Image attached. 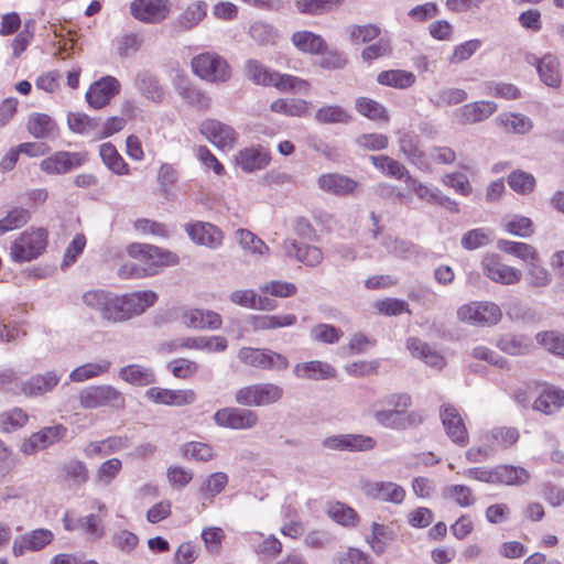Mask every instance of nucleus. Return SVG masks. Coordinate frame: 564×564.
I'll return each instance as SVG.
<instances>
[{"label": "nucleus", "mask_w": 564, "mask_h": 564, "mask_svg": "<svg viewBox=\"0 0 564 564\" xmlns=\"http://www.w3.org/2000/svg\"><path fill=\"white\" fill-rule=\"evenodd\" d=\"M128 253L131 257L151 262L148 268L135 262L123 264L119 270V274L122 278L140 279L145 275H152L156 273V267L176 264L178 262V258L175 253L164 251L151 245L132 243L128 247Z\"/></svg>", "instance_id": "1"}, {"label": "nucleus", "mask_w": 564, "mask_h": 564, "mask_svg": "<svg viewBox=\"0 0 564 564\" xmlns=\"http://www.w3.org/2000/svg\"><path fill=\"white\" fill-rule=\"evenodd\" d=\"M158 295L152 291H138L123 295L111 292L109 323H123L139 316L154 305Z\"/></svg>", "instance_id": "2"}, {"label": "nucleus", "mask_w": 564, "mask_h": 564, "mask_svg": "<svg viewBox=\"0 0 564 564\" xmlns=\"http://www.w3.org/2000/svg\"><path fill=\"white\" fill-rule=\"evenodd\" d=\"M283 394V388L278 384L256 383L238 389L235 401L243 406H267L278 403Z\"/></svg>", "instance_id": "3"}, {"label": "nucleus", "mask_w": 564, "mask_h": 564, "mask_svg": "<svg viewBox=\"0 0 564 564\" xmlns=\"http://www.w3.org/2000/svg\"><path fill=\"white\" fill-rule=\"evenodd\" d=\"M46 246V230L36 229L24 231L13 241L10 248V256L15 262L32 261L45 250Z\"/></svg>", "instance_id": "4"}, {"label": "nucleus", "mask_w": 564, "mask_h": 564, "mask_svg": "<svg viewBox=\"0 0 564 564\" xmlns=\"http://www.w3.org/2000/svg\"><path fill=\"white\" fill-rule=\"evenodd\" d=\"M293 45L301 52L321 55L319 65L327 69L343 68L345 57L336 50L329 48L323 37H292Z\"/></svg>", "instance_id": "5"}, {"label": "nucleus", "mask_w": 564, "mask_h": 564, "mask_svg": "<svg viewBox=\"0 0 564 564\" xmlns=\"http://www.w3.org/2000/svg\"><path fill=\"white\" fill-rule=\"evenodd\" d=\"M192 67L196 75L212 83H225L230 76V67L226 59L215 53H203L192 61Z\"/></svg>", "instance_id": "6"}, {"label": "nucleus", "mask_w": 564, "mask_h": 564, "mask_svg": "<svg viewBox=\"0 0 564 564\" xmlns=\"http://www.w3.org/2000/svg\"><path fill=\"white\" fill-rule=\"evenodd\" d=\"M457 317L462 322L476 326H492L500 322L502 312L492 302H470L457 310Z\"/></svg>", "instance_id": "7"}, {"label": "nucleus", "mask_w": 564, "mask_h": 564, "mask_svg": "<svg viewBox=\"0 0 564 564\" xmlns=\"http://www.w3.org/2000/svg\"><path fill=\"white\" fill-rule=\"evenodd\" d=\"M79 402L83 408L95 409L99 406L122 408L124 398L111 386H94L84 389L79 393Z\"/></svg>", "instance_id": "8"}, {"label": "nucleus", "mask_w": 564, "mask_h": 564, "mask_svg": "<svg viewBox=\"0 0 564 564\" xmlns=\"http://www.w3.org/2000/svg\"><path fill=\"white\" fill-rule=\"evenodd\" d=\"M215 423L220 427L231 430H250L259 423L257 412L250 409L228 406L219 409L214 414Z\"/></svg>", "instance_id": "9"}, {"label": "nucleus", "mask_w": 564, "mask_h": 564, "mask_svg": "<svg viewBox=\"0 0 564 564\" xmlns=\"http://www.w3.org/2000/svg\"><path fill=\"white\" fill-rule=\"evenodd\" d=\"M172 9L170 0H133L130 4L131 15L145 23L164 21Z\"/></svg>", "instance_id": "10"}, {"label": "nucleus", "mask_w": 564, "mask_h": 564, "mask_svg": "<svg viewBox=\"0 0 564 564\" xmlns=\"http://www.w3.org/2000/svg\"><path fill=\"white\" fill-rule=\"evenodd\" d=\"M372 417L379 425L399 431L417 426L424 421L423 414L419 411L405 413L397 410L377 408H373Z\"/></svg>", "instance_id": "11"}, {"label": "nucleus", "mask_w": 564, "mask_h": 564, "mask_svg": "<svg viewBox=\"0 0 564 564\" xmlns=\"http://www.w3.org/2000/svg\"><path fill=\"white\" fill-rule=\"evenodd\" d=\"M54 533L48 529H35L15 536L12 544V554L21 557L28 552H40L54 541Z\"/></svg>", "instance_id": "12"}, {"label": "nucleus", "mask_w": 564, "mask_h": 564, "mask_svg": "<svg viewBox=\"0 0 564 564\" xmlns=\"http://www.w3.org/2000/svg\"><path fill=\"white\" fill-rule=\"evenodd\" d=\"M67 434V429L62 424L45 426L39 432L33 433L26 441L23 442L21 451L25 455H33L39 451L46 449L47 447L62 441Z\"/></svg>", "instance_id": "13"}, {"label": "nucleus", "mask_w": 564, "mask_h": 564, "mask_svg": "<svg viewBox=\"0 0 564 564\" xmlns=\"http://www.w3.org/2000/svg\"><path fill=\"white\" fill-rule=\"evenodd\" d=\"M481 267L485 275L496 283L512 285L522 278L520 270L503 263L497 254L484 257Z\"/></svg>", "instance_id": "14"}, {"label": "nucleus", "mask_w": 564, "mask_h": 564, "mask_svg": "<svg viewBox=\"0 0 564 564\" xmlns=\"http://www.w3.org/2000/svg\"><path fill=\"white\" fill-rule=\"evenodd\" d=\"M199 132L214 145L221 150L234 148L238 134L228 124L216 119H206L199 126Z\"/></svg>", "instance_id": "15"}, {"label": "nucleus", "mask_w": 564, "mask_h": 564, "mask_svg": "<svg viewBox=\"0 0 564 564\" xmlns=\"http://www.w3.org/2000/svg\"><path fill=\"white\" fill-rule=\"evenodd\" d=\"M322 445L333 451L367 452L375 448L377 441L362 434H338L324 438Z\"/></svg>", "instance_id": "16"}, {"label": "nucleus", "mask_w": 564, "mask_h": 564, "mask_svg": "<svg viewBox=\"0 0 564 564\" xmlns=\"http://www.w3.org/2000/svg\"><path fill=\"white\" fill-rule=\"evenodd\" d=\"M440 416L447 436L458 446H466L469 442L468 431L458 410L452 404H443Z\"/></svg>", "instance_id": "17"}, {"label": "nucleus", "mask_w": 564, "mask_h": 564, "mask_svg": "<svg viewBox=\"0 0 564 564\" xmlns=\"http://www.w3.org/2000/svg\"><path fill=\"white\" fill-rule=\"evenodd\" d=\"M63 524L66 531L82 530L89 541L100 540L106 534L102 518L94 513L73 518L66 512L63 517Z\"/></svg>", "instance_id": "18"}, {"label": "nucleus", "mask_w": 564, "mask_h": 564, "mask_svg": "<svg viewBox=\"0 0 564 564\" xmlns=\"http://www.w3.org/2000/svg\"><path fill=\"white\" fill-rule=\"evenodd\" d=\"M120 91V83L112 76H105L95 82L86 93V99L90 107L100 109Z\"/></svg>", "instance_id": "19"}, {"label": "nucleus", "mask_w": 564, "mask_h": 564, "mask_svg": "<svg viewBox=\"0 0 564 564\" xmlns=\"http://www.w3.org/2000/svg\"><path fill=\"white\" fill-rule=\"evenodd\" d=\"M84 162V155L78 152L58 151L44 159L41 162L40 167L47 174L59 175L82 166Z\"/></svg>", "instance_id": "20"}, {"label": "nucleus", "mask_w": 564, "mask_h": 564, "mask_svg": "<svg viewBox=\"0 0 564 564\" xmlns=\"http://www.w3.org/2000/svg\"><path fill=\"white\" fill-rule=\"evenodd\" d=\"M400 152L405 159L421 171H430L431 162L420 147V137L412 132H402L399 138Z\"/></svg>", "instance_id": "21"}, {"label": "nucleus", "mask_w": 564, "mask_h": 564, "mask_svg": "<svg viewBox=\"0 0 564 564\" xmlns=\"http://www.w3.org/2000/svg\"><path fill=\"white\" fill-rule=\"evenodd\" d=\"M147 397L155 403L172 406L193 404L197 398L196 392L192 389L171 390L158 387L150 388L147 391Z\"/></svg>", "instance_id": "22"}, {"label": "nucleus", "mask_w": 564, "mask_h": 564, "mask_svg": "<svg viewBox=\"0 0 564 564\" xmlns=\"http://www.w3.org/2000/svg\"><path fill=\"white\" fill-rule=\"evenodd\" d=\"M366 496L384 502L402 503L405 490L391 481H367L364 487Z\"/></svg>", "instance_id": "23"}, {"label": "nucleus", "mask_w": 564, "mask_h": 564, "mask_svg": "<svg viewBox=\"0 0 564 564\" xmlns=\"http://www.w3.org/2000/svg\"><path fill=\"white\" fill-rule=\"evenodd\" d=\"M283 249L286 257L294 258L307 267L318 265L324 258L323 251L318 247L300 243L296 240H285Z\"/></svg>", "instance_id": "24"}, {"label": "nucleus", "mask_w": 564, "mask_h": 564, "mask_svg": "<svg viewBox=\"0 0 564 564\" xmlns=\"http://www.w3.org/2000/svg\"><path fill=\"white\" fill-rule=\"evenodd\" d=\"M186 232L194 242L213 249L219 247L223 242L221 231L209 223L197 221L187 225Z\"/></svg>", "instance_id": "25"}, {"label": "nucleus", "mask_w": 564, "mask_h": 564, "mask_svg": "<svg viewBox=\"0 0 564 564\" xmlns=\"http://www.w3.org/2000/svg\"><path fill=\"white\" fill-rule=\"evenodd\" d=\"M317 184L324 192L337 196L352 194L358 186V183L352 178L337 173L322 174Z\"/></svg>", "instance_id": "26"}, {"label": "nucleus", "mask_w": 564, "mask_h": 564, "mask_svg": "<svg viewBox=\"0 0 564 564\" xmlns=\"http://www.w3.org/2000/svg\"><path fill=\"white\" fill-rule=\"evenodd\" d=\"M61 377L55 371L32 376L21 383L20 391L26 397H39L52 391L59 382Z\"/></svg>", "instance_id": "27"}, {"label": "nucleus", "mask_w": 564, "mask_h": 564, "mask_svg": "<svg viewBox=\"0 0 564 564\" xmlns=\"http://www.w3.org/2000/svg\"><path fill=\"white\" fill-rule=\"evenodd\" d=\"M270 154L262 147H250L240 150L236 163L245 172H254L264 169L270 163Z\"/></svg>", "instance_id": "28"}, {"label": "nucleus", "mask_w": 564, "mask_h": 564, "mask_svg": "<svg viewBox=\"0 0 564 564\" xmlns=\"http://www.w3.org/2000/svg\"><path fill=\"white\" fill-rule=\"evenodd\" d=\"M293 373L299 379L325 380L336 376V369L329 364L321 360H312L296 364Z\"/></svg>", "instance_id": "29"}, {"label": "nucleus", "mask_w": 564, "mask_h": 564, "mask_svg": "<svg viewBox=\"0 0 564 564\" xmlns=\"http://www.w3.org/2000/svg\"><path fill=\"white\" fill-rule=\"evenodd\" d=\"M497 110L494 101L481 100L466 104L458 109V117L463 123H477L488 119Z\"/></svg>", "instance_id": "30"}, {"label": "nucleus", "mask_w": 564, "mask_h": 564, "mask_svg": "<svg viewBox=\"0 0 564 564\" xmlns=\"http://www.w3.org/2000/svg\"><path fill=\"white\" fill-rule=\"evenodd\" d=\"M182 322L185 326L191 328L218 329L221 326L223 319L220 315L214 311L195 308L184 312Z\"/></svg>", "instance_id": "31"}, {"label": "nucleus", "mask_w": 564, "mask_h": 564, "mask_svg": "<svg viewBox=\"0 0 564 564\" xmlns=\"http://www.w3.org/2000/svg\"><path fill=\"white\" fill-rule=\"evenodd\" d=\"M406 348L412 356L422 359L426 365L441 369L445 366V358L429 344L416 337H410L406 340Z\"/></svg>", "instance_id": "32"}, {"label": "nucleus", "mask_w": 564, "mask_h": 564, "mask_svg": "<svg viewBox=\"0 0 564 564\" xmlns=\"http://www.w3.org/2000/svg\"><path fill=\"white\" fill-rule=\"evenodd\" d=\"M496 346L508 355L522 356L530 352L532 340L527 335L507 333L498 338Z\"/></svg>", "instance_id": "33"}, {"label": "nucleus", "mask_w": 564, "mask_h": 564, "mask_svg": "<svg viewBox=\"0 0 564 564\" xmlns=\"http://www.w3.org/2000/svg\"><path fill=\"white\" fill-rule=\"evenodd\" d=\"M84 305L97 313L109 323L111 292L106 290H89L82 296Z\"/></svg>", "instance_id": "34"}, {"label": "nucleus", "mask_w": 564, "mask_h": 564, "mask_svg": "<svg viewBox=\"0 0 564 564\" xmlns=\"http://www.w3.org/2000/svg\"><path fill=\"white\" fill-rule=\"evenodd\" d=\"M530 473L520 466L497 465L495 485L522 486L530 480Z\"/></svg>", "instance_id": "35"}, {"label": "nucleus", "mask_w": 564, "mask_h": 564, "mask_svg": "<svg viewBox=\"0 0 564 564\" xmlns=\"http://www.w3.org/2000/svg\"><path fill=\"white\" fill-rule=\"evenodd\" d=\"M297 322L294 314L282 315H254L250 317V326L253 330H270L288 326H293Z\"/></svg>", "instance_id": "36"}, {"label": "nucleus", "mask_w": 564, "mask_h": 564, "mask_svg": "<svg viewBox=\"0 0 564 564\" xmlns=\"http://www.w3.org/2000/svg\"><path fill=\"white\" fill-rule=\"evenodd\" d=\"M181 346L207 352H221L227 349L228 341L223 336L184 337Z\"/></svg>", "instance_id": "37"}, {"label": "nucleus", "mask_w": 564, "mask_h": 564, "mask_svg": "<svg viewBox=\"0 0 564 564\" xmlns=\"http://www.w3.org/2000/svg\"><path fill=\"white\" fill-rule=\"evenodd\" d=\"M314 120L319 124H347L352 116L339 105H324L316 110Z\"/></svg>", "instance_id": "38"}, {"label": "nucleus", "mask_w": 564, "mask_h": 564, "mask_svg": "<svg viewBox=\"0 0 564 564\" xmlns=\"http://www.w3.org/2000/svg\"><path fill=\"white\" fill-rule=\"evenodd\" d=\"M534 61L541 80L550 87H558L561 85V74L557 58L552 54H545L542 58L534 57Z\"/></svg>", "instance_id": "39"}, {"label": "nucleus", "mask_w": 564, "mask_h": 564, "mask_svg": "<svg viewBox=\"0 0 564 564\" xmlns=\"http://www.w3.org/2000/svg\"><path fill=\"white\" fill-rule=\"evenodd\" d=\"M67 122L73 132L93 135V138L97 140L100 122L98 118H91L84 112H72L68 115Z\"/></svg>", "instance_id": "40"}, {"label": "nucleus", "mask_w": 564, "mask_h": 564, "mask_svg": "<svg viewBox=\"0 0 564 564\" xmlns=\"http://www.w3.org/2000/svg\"><path fill=\"white\" fill-rule=\"evenodd\" d=\"M270 108L276 113L292 117H305L310 113L311 102L297 98H281L274 100Z\"/></svg>", "instance_id": "41"}, {"label": "nucleus", "mask_w": 564, "mask_h": 564, "mask_svg": "<svg viewBox=\"0 0 564 564\" xmlns=\"http://www.w3.org/2000/svg\"><path fill=\"white\" fill-rule=\"evenodd\" d=\"M377 82L383 86L405 89L415 83V75L403 69L383 70L378 74Z\"/></svg>", "instance_id": "42"}, {"label": "nucleus", "mask_w": 564, "mask_h": 564, "mask_svg": "<svg viewBox=\"0 0 564 564\" xmlns=\"http://www.w3.org/2000/svg\"><path fill=\"white\" fill-rule=\"evenodd\" d=\"M207 14V4L204 1H195L182 10L177 17V24L183 29H192L198 25Z\"/></svg>", "instance_id": "43"}, {"label": "nucleus", "mask_w": 564, "mask_h": 564, "mask_svg": "<svg viewBox=\"0 0 564 564\" xmlns=\"http://www.w3.org/2000/svg\"><path fill=\"white\" fill-rule=\"evenodd\" d=\"M228 484V476L223 471H217L209 475L199 488L202 500L208 503L214 501V498L219 495Z\"/></svg>", "instance_id": "44"}, {"label": "nucleus", "mask_w": 564, "mask_h": 564, "mask_svg": "<svg viewBox=\"0 0 564 564\" xmlns=\"http://www.w3.org/2000/svg\"><path fill=\"white\" fill-rule=\"evenodd\" d=\"M99 154L105 165L118 175L129 174V166L119 154L116 147L110 142L102 143L99 148Z\"/></svg>", "instance_id": "45"}, {"label": "nucleus", "mask_w": 564, "mask_h": 564, "mask_svg": "<svg viewBox=\"0 0 564 564\" xmlns=\"http://www.w3.org/2000/svg\"><path fill=\"white\" fill-rule=\"evenodd\" d=\"M564 406V391L561 389L545 390L533 403L534 410L552 414Z\"/></svg>", "instance_id": "46"}, {"label": "nucleus", "mask_w": 564, "mask_h": 564, "mask_svg": "<svg viewBox=\"0 0 564 564\" xmlns=\"http://www.w3.org/2000/svg\"><path fill=\"white\" fill-rule=\"evenodd\" d=\"M499 124L507 131L525 134L533 128L532 120L522 113H502L497 118Z\"/></svg>", "instance_id": "47"}, {"label": "nucleus", "mask_w": 564, "mask_h": 564, "mask_svg": "<svg viewBox=\"0 0 564 564\" xmlns=\"http://www.w3.org/2000/svg\"><path fill=\"white\" fill-rule=\"evenodd\" d=\"M497 248L500 251L506 252L508 254H512L523 261L530 262V261L539 260V254H538L536 249L533 246L525 243V242H517V241L500 239L497 242Z\"/></svg>", "instance_id": "48"}, {"label": "nucleus", "mask_w": 564, "mask_h": 564, "mask_svg": "<svg viewBox=\"0 0 564 564\" xmlns=\"http://www.w3.org/2000/svg\"><path fill=\"white\" fill-rule=\"evenodd\" d=\"M356 110L373 121H389V113L386 107L378 101L367 98V97H358L355 100Z\"/></svg>", "instance_id": "49"}, {"label": "nucleus", "mask_w": 564, "mask_h": 564, "mask_svg": "<svg viewBox=\"0 0 564 564\" xmlns=\"http://www.w3.org/2000/svg\"><path fill=\"white\" fill-rule=\"evenodd\" d=\"M119 376L124 381L135 386H149L155 382L153 371L139 365H129L121 368Z\"/></svg>", "instance_id": "50"}, {"label": "nucleus", "mask_w": 564, "mask_h": 564, "mask_svg": "<svg viewBox=\"0 0 564 564\" xmlns=\"http://www.w3.org/2000/svg\"><path fill=\"white\" fill-rule=\"evenodd\" d=\"M370 161L378 170L391 177L405 180L406 176L410 175L409 171L402 163L388 155H371Z\"/></svg>", "instance_id": "51"}, {"label": "nucleus", "mask_w": 564, "mask_h": 564, "mask_svg": "<svg viewBox=\"0 0 564 564\" xmlns=\"http://www.w3.org/2000/svg\"><path fill=\"white\" fill-rule=\"evenodd\" d=\"M135 84L138 89L148 99L153 101H161L163 97V89L155 76L148 72H141L137 76Z\"/></svg>", "instance_id": "52"}, {"label": "nucleus", "mask_w": 564, "mask_h": 564, "mask_svg": "<svg viewBox=\"0 0 564 564\" xmlns=\"http://www.w3.org/2000/svg\"><path fill=\"white\" fill-rule=\"evenodd\" d=\"M508 185L520 195H529L535 188V177L522 170L511 172L507 177Z\"/></svg>", "instance_id": "53"}, {"label": "nucleus", "mask_w": 564, "mask_h": 564, "mask_svg": "<svg viewBox=\"0 0 564 564\" xmlns=\"http://www.w3.org/2000/svg\"><path fill=\"white\" fill-rule=\"evenodd\" d=\"M270 86H273L281 91L306 93L308 90L310 84L306 80L295 77L293 75L273 72L272 82Z\"/></svg>", "instance_id": "54"}, {"label": "nucleus", "mask_w": 564, "mask_h": 564, "mask_svg": "<svg viewBox=\"0 0 564 564\" xmlns=\"http://www.w3.org/2000/svg\"><path fill=\"white\" fill-rule=\"evenodd\" d=\"M56 124L51 117L44 113H35L28 122L29 132L35 138L43 139L54 133Z\"/></svg>", "instance_id": "55"}, {"label": "nucleus", "mask_w": 564, "mask_h": 564, "mask_svg": "<svg viewBox=\"0 0 564 564\" xmlns=\"http://www.w3.org/2000/svg\"><path fill=\"white\" fill-rule=\"evenodd\" d=\"M343 3V0H296L295 7L299 12L305 14H323Z\"/></svg>", "instance_id": "56"}, {"label": "nucleus", "mask_w": 564, "mask_h": 564, "mask_svg": "<svg viewBox=\"0 0 564 564\" xmlns=\"http://www.w3.org/2000/svg\"><path fill=\"white\" fill-rule=\"evenodd\" d=\"M109 361L86 364L75 368L70 372L69 379L74 382H83L85 380L98 377L99 375L107 372L109 370Z\"/></svg>", "instance_id": "57"}, {"label": "nucleus", "mask_w": 564, "mask_h": 564, "mask_svg": "<svg viewBox=\"0 0 564 564\" xmlns=\"http://www.w3.org/2000/svg\"><path fill=\"white\" fill-rule=\"evenodd\" d=\"M412 405V398L408 393H390L380 399H378L373 403V408L377 409H388V410H397L406 412V410Z\"/></svg>", "instance_id": "58"}, {"label": "nucleus", "mask_w": 564, "mask_h": 564, "mask_svg": "<svg viewBox=\"0 0 564 564\" xmlns=\"http://www.w3.org/2000/svg\"><path fill=\"white\" fill-rule=\"evenodd\" d=\"M484 87L487 95L496 98L513 100L521 97L520 89L512 84L490 80L486 82Z\"/></svg>", "instance_id": "59"}, {"label": "nucleus", "mask_w": 564, "mask_h": 564, "mask_svg": "<svg viewBox=\"0 0 564 564\" xmlns=\"http://www.w3.org/2000/svg\"><path fill=\"white\" fill-rule=\"evenodd\" d=\"M236 236L240 246L245 250L259 256H263L269 252V247L250 230L238 229Z\"/></svg>", "instance_id": "60"}, {"label": "nucleus", "mask_w": 564, "mask_h": 564, "mask_svg": "<svg viewBox=\"0 0 564 564\" xmlns=\"http://www.w3.org/2000/svg\"><path fill=\"white\" fill-rule=\"evenodd\" d=\"M311 339L324 344H336L343 337V332L330 324H317L310 330Z\"/></svg>", "instance_id": "61"}, {"label": "nucleus", "mask_w": 564, "mask_h": 564, "mask_svg": "<svg viewBox=\"0 0 564 564\" xmlns=\"http://www.w3.org/2000/svg\"><path fill=\"white\" fill-rule=\"evenodd\" d=\"M30 219V213L25 208L15 207L6 217L0 219V236L24 226Z\"/></svg>", "instance_id": "62"}, {"label": "nucleus", "mask_w": 564, "mask_h": 564, "mask_svg": "<svg viewBox=\"0 0 564 564\" xmlns=\"http://www.w3.org/2000/svg\"><path fill=\"white\" fill-rule=\"evenodd\" d=\"M327 514L341 525H355L358 521L357 512L341 502L332 503L327 509Z\"/></svg>", "instance_id": "63"}, {"label": "nucleus", "mask_w": 564, "mask_h": 564, "mask_svg": "<svg viewBox=\"0 0 564 564\" xmlns=\"http://www.w3.org/2000/svg\"><path fill=\"white\" fill-rule=\"evenodd\" d=\"M536 341L547 351L564 357V335L554 330L538 333Z\"/></svg>", "instance_id": "64"}]
</instances>
